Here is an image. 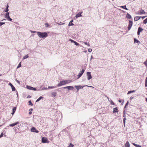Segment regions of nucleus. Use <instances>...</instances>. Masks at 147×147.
Wrapping results in <instances>:
<instances>
[{
    "label": "nucleus",
    "mask_w": 147,
    "mask_h": 147,
    "mask_svg": "<svg viewBox=\"0 0 147 147\" xmlns=\"http://www.w3.org/2000/svg\"><path fill=\"white\" fill-rule=\"evenodd\" d=\"M37 35L40 38H45L48 36L47 33L46 32H37Z\"/></svg>",
    "instance_id": "1"
},
{
    "label": "nucleus",
    "mask_w": 147,
    "mask_h": 147,
    "mask_svg": "<svg viewBox=\"0 0 147 147\" xmlns=\"http://www.w3.org/2000/svg\"><path fill=\"white\" fill-rule=\"evenodd\" d=\"M72 82L70 80H65L61 81L59 83L57 84L58 87H60L63 85H64L66 84Z\"/></svg>",
    "instance_id": "2"
},
{
    "label": "nucleus",
    "mask_w": 147,
    "mask_h": 147,
    "mask_svg": "<svg viewBox=\"0 0 147 147\" xmlns=\"http://www.w3.org/2000/svg\"><path fill=\"white\" fill-rule=\"evenodd\" d=\"M5 18L8 20L11 21L12 20V19L9 17V12H7L4 15Z\"/></svg>",
    "instance_id": "3"
},
{
    "label": "nucleus",
    "mask_w": 147,
    "mask_h": 147,
    "mask_svg": "<svg viewBox=\"0 0 147 147\" xmlns=\"http://www.w3.org/2000/svg\"><path fill=\"white\" fill-rule=\"evenodd\" d=\"M42 142L43 143H49V141L47 138L46 137H42Z\"/></svg>",
    "instance_id": "4"
},
{
    "label": "nucleus",
    "mask_w": 147,
    "mask_h": 147,
    "mask_svg": "<svg viewBox=\"0 0 147 147\" xmlns=\"http://www.w3.org/2000/svg\"><path fill=\"white\" fill-rule=\"evenodd\" d=\"M85 71V70L84 69H82L81 71L79 72L78 75H77V77L78 78H77V79H78L84 73Z\"/></svg>",
    "instance_id": "5"
},
{
    "label": "nucleus",
    "mask_w": 147,
    "mask_h": 147,
    "mask_svg": "<svg viewBox=\"0 0 147 147\" xmlns=\"http://www.w3.org/2000/svg\"><path fill=\"white\" fill-rule=\"evenodd\" d=\"M86 74L88 80H89L92 78V77L90 72H87L86 73Z\"/></svg>",
    "instance_id": "6"
},
{
    "label": "nucleus",
    "mask_w": 147,
    "mask_h": 147,
    "mask_svg": "<svg viewBox=\"0 0 147 147\" xmlns=\"http://www.w3.org/2000/svg\"><path fill=\"white\" fill-rule=\"evenodd\" d=\"M133 25V22L132 21L129 20V24L128 26V29L129 30L132 26Z\"/></svg>",
    "instance_id": "7"
},
{
    "label": "nucleus",
    "mask_w": 147,
    "mask_h": 147,
    "mask_svg": "<svg viewBox=\"0 0 147 147\" xmlns=\"http://www.w3.org/2000/svg\"><path fill=\"white\" fill-rule=\"evenodd\" d=\"M146 12H145L144 10L143 9L140 10L139 12H138L137 14L139 15H141L143 14H145Z\"/></svg>",
    "instance_id": "8"
},
{
    "label": "nucleus",
    "mask_w": 147,
    "mask_h": 147,
    "mask_svg": "<svg viewBox=\"0 0 147 147\" xmlns=\"http://www.w3.org/2000/svg\"><path fill=\"white\" fill-rule=\"evenodd\" d=\"M26 88L27 89L30 90H32L34 91L36 90V88H34L29 86H27Z\"/></svg>",
    "instance_id": "9"
},
{
    "label": "nucleus",
    "mask_w": 147,
    "mask_h": 147,
    "mask_svg": "<svg viewBox=\"0 0 147 147\" xmlns=\"http://www.w3.org/2000/svg\"><path fill=\"white\" fill-rule=\"evenodd\" d=\"M31 131L33 132H36V133H38L39 131L36 130V128L34 127H32L31 129Z\"/></svg>",
    "instance_id": "10"
},
{
    "label": "nucleus",
    "mask_w": 147,
    "mask_h": 147,
    "mask_svg": "<svg viewBox=\"0 0 147 147\" xmlns=\"http://www.w3.org/2000/svg\"><path fill=\"white\" fill-rule=\"evenodd\" d=\"M75 87L78 90V91L79 89H82L84 86H75Z\"/></svg>",
    "instance_id": "11"
},
{
    "label": "nucleus",
    "mask_w": 147,
    "mask_h": 147,
    "mask_svg": "<svg viewBox=\"0 0 147 147\" xmlns=\"http://www.w3.org/2000/svg\"><path fill=\"white\" fill-rule=\"evenodd\" d=\"M82 12H79L77 13L76 16L75 17L76 18H78V17H82V16L81 15Z\"/></svg>",
    "instance_id": "12"
},
{
    "label": "nucleus",
    "mask_w": 147,
    "mask_h": 147,
    "mask_svg": "<svg viewBox=\"0 0 147 147\" xmlns=\"http://www.w3.org/2000/svg\"><path fill=\"white\" fill-rule=\"evenodd\" d=\"M69 41H71V42L74 43V44L75 45H76V46L78 45H79V44L78 43V42H76L75 41H74V40H73L72 39H69Z\"/></svg>",
    "instance_id": "13"
},
{
    "label": "nucleus",
    "mask_w": 147,
    "mask_h": 147,
    "mask_svg": "<svg viewBox=\"0 0 147 147\" xmlns=\"http://www.w3.org/2000/svg\"><path fill=\"white\" fill-rule=\"evenodd\" d=\"M141 16H137L134 18V20L135 21H137L139 20L141 18Z\"/></svg>",
    "instance_id": "14"
},
{
    "label": "nucleus",
    "mask_w": 147,
    "mask_h": 147,
    "mask_svg": "<svg viewBox=\"0 0 147 147\" xmlns=\"http://www.w3.org/2000/svg\"><path fill=\"white\" fill-rule=\"evenodd\" d=\"M118 112V110L117 107L113 108V112L114 113L115 112L117 113Z\"/></svg>",
    "instance_id": "15"
},
{
    "label": "nucleus",
    "mask_w": 147,
    "mask_h": 147,
    "mask_svg": "<svg viewBox=\"0 0 147 147\" xmlns=\"http://www.w3.org/2000/svg\"><path fill=\"white\" fill-rule=\"evenodd\" d=\"M57 93L56 92H53L51 93V96L52 97H55L56 96Z\"/></svg>",
    "instance_id": "16"
},
{
    "label": "nucleus",
    "mask_w": 147,
    "mask_h": 147,
    "mask_svg": "<svg viewBox=\"0 0 147 147\" xmlns=\"http://www.w3.org/2000/svg\"><path fill=\"white\" fill-rule=\"evenodd\" d=\"M134 43H137L138 44H140V42L139 40H137L136 38H134Z\"/></svg>",
    "instance_id": "17"
},
{
    "label": "nucleus",
    "mask_w": 147,
    "mask_h": 147,
    "mask_svg": "<svg viewBox=\"0 0 147 147\" xmlns=\"http://www.w3.org/2000/svg\"><path fill=\"white\" fill-rule=\"evenodd\" d=\"M125 147H129L130 144L128 141L125 144Z\"/></svg>",
    "instance_id": "18"
},
{
    "label": "nucleus",
    "mask_w": 147,
    "mask_h": 147,
    "mask_svg": "<svg viewBox=\"0 0 147 147\" xmlns=\"http://www.w3.org/2000/svg\"><path fill=\"white\" fill-rule=\"evenodd\" d=\"M67 87L68 88H67V89L68 90H72L74 89V87L72 86H67Z\"/></svg>",
    "instance_id": "19"
},
{
    "label": "nucleus",
    "mask_w": 147,
    "mask_h": 147,
    "mask_svg": "<svg viewBox=\"0 0 147 147\" xmlns=\"http://www.w3.org/2000/svg\"><path fill=\"white\" fill-rule=\"evenodd\" d=\"M16 107H14L13 108V109H12L13 112H12V113H11L12 115H13L14 113L16 111Z\"/></svg>",
    "instance_id": "20"
},
{
    "label": "nucleus",
    "mask_w": 147,
    "mask_h": 147,
    "mask_svg": "<svg viewBox=\"0 0 147 147\" xmlns=\"http://www.w3.org/2000/svg\"><path fill=\"white\" fill-rule=\"evenodd\" d=\"M126 17L129 19H131V16L128 13H127L126 15Z\"/></svg>",
    "instance_id": "21"
},
{
    "label": "nucleus",
    "mask_w": 147,
    "mask_h": 147,
    "mask_svg": "<svg viewBox=\"0 0 147 147\" xmlns=\"http://www.w3.org/2000/svg\"><path fill=\"white\" fill-rule=\"evenodd\" d=\"M29 57L28 55V54L26 55L25 56H24L22 58L23 60H24L26 59L27 58H28Z\"/></svg>",
    "instance_id": "22"
},
{
    "label": "nucleus",
    "mask_w": 147,
    "mask_h": 147,
    "mask_svg": "<svg viewBox=\"0 0 147 147\" xmlns=\"http://www.w3.org/2000/svg\"><path fill=\"white\" fill-rule=\"evenodd\" d=\"M120 7L124 9L125 10H128V9L127 7H126V6L125 5L124 6H121Z\"/></svg>",
    "instance_id": "23"
},
{
    "label": "nucleus",
    "mask_w": 147,
    "mask_h": 147,
    "mask_svg": "<svg viewBox=\"0 0 147 147\" xmlns=\"http://www.w3.org/2000/svg\"><path fill=\"white\" fill-rule=\"evenodd\" d=\"M43 97L42 96H40L39 97L36 101V102H37L40 101L41 99H43Z\"/></svg>",
    "instance_id": "24"
},
{
    "label": "nucleus",
    "mask_w": 147,
    "mask_h": 147,
    "mask_svg": "<svg viewBox=\"0 0 147 147\" xmlns=\"http://www.w3.org/2000/svg\"><path fill=\"white\" fill-rule=\"evenodd\" d=\"M143 30V29L141 28L140 27H139L138 28V31L139 32H140L141 31H142Z\"/></svg>",
    "instance_id": "25"
},
{
    "label": "nucleus",
    "mask_w": 147,
    "mask_h": 147,
    "mask_svg": "<svg viewBox=\"0 0 147 147\" xmlns=\"http://www.w3.org/2000/svg\"><path fill=\"white\" fill-rule=\"evenodd\" d=\"M145 86L147 87V77L146 78L145 81Z\"/></svg>",
    "instance_id": "26"
},
{
    "label": "nucleus",
    "mask_w": 147,
    "mask_h": 147,
    "mask_svg": "<svg viewBox=\"0 0 147 147\" xmlns=\"http://www.w3.org/2000/svg\"><path fill=\"white\" fill-rule=\"evenodd\" d=\"M28 105H29L32 106L33 105V104L32 103L31 100H29L28 101Z\"/></svg>",
    "instance_id": "27"
},
{
    "label": "nucleus",
    "mask_w": 147,
    "mask_h": 147,
    "mask_svg": "<svg viewBox=\"0 0 147 147\" xmlns=\"http://www.w3.org/2000/svg\"><path fill=\"white\" fill-rule=\"evenodd\" d=\"M56 88L55 86H49L48 87V88L49 89H53L54 88Z\"/></svg>",
    "instance_id": "28"
},
{
    "label": "nucleus",
    "mask_w": 147,
    "mask_h": 147,
    "mask_svg": "<svg viewBox=\"0 0 147 147\" xmlns=\"http://www.w3.org/2000/svg\"><path fill=\"white\" fill-rule=\"evenodd\" d=\"M133 144L135 146L137 147H141V146H140L139 145H137L136 144H135V143H133Z\"/></svg>",
    "instance_id": "29"
},
{
    "label": "nucleus",
    "mask_w": 147,
    "mask_h": 147,
    "mask_svg": "<svg viewBox=\"0 0 147 147\" xmlns=\"http://www.w3.org/2000/svg\"><path fill=\"white\" fill-rule=\"evenodd\" d=\"M134 92H135V90H134L130 91L128 92L127 94H128Z\"/></svg>",
    "instance_id": "30"
},
{
    "label": "nucleus",
    "mask_w": 147,
    "mask_h": 147,
    "mask_svg": "<svg viewBox=\"0 0 147 147\" xmlns=\"http://www.w3.org/2000/svg\"><path fill=\"white\" fill-rule=\"evenodd\" d=\"M143 23L144 24H146L147 23V18L143 21Z\"/></svg>",
    "instance_id": "31"
},
{
    "label": "nucleus",
    "mask_w": 147,
    "mask_h": 147,
    "mask_svg": "<svg viewBox=\"0 0 147 147\" xmlns=\"http://www.w3.org/2000/svg\"><path fill=\"white\" fill-rule=\"evenodd\" d=\"M45 25L46 27H49V25L48 23H46Z\"/></svg>",
    "instance_id": "32"
},
{
    "label": "nucleus",
    "mask_w": 147,
    "mask_h": 147,
    "mask_svg": "<svg viewBox=\"0 0 147 147\" xmlns=\"http://www.w3.org/2000/svg\"><path fill=\"white\" fill-rule=\"evenodd\" d=\"M11 89H12V91H14L16 89H15V87L13 86L12 87H11Z\"/></svg>",
    "instance_id": "33"
},
{
    "label": "nucleus",
    "mask_w": 147,
    "mask_h": 147,
    "mask_svg": "<svg viewBox=\"0 0 147 147\" xmlns=\"http://www.w3.org/2000/svg\"><path fill=\"white\" fill-rule=\"evenodd\" d=\"M9 11V9L7 8H6V9L4 11L5 12H7Z\"/></svg>",
    "instance_id": "34"
},
{
    "label": "nucleus",
    "mask_w": 147,
    "mask_h": 147,
    "mask_svg": "<svg viewBox=\"0 0 147 147\" xmlns=\"http://www.w3.org/2000/svg\"><path fill=\"white\" fill-rule=\"evenodd\" d=\"M21 62H20L19 64H18V66H17V69L19 68L20 67H21Z\"/></svg>",
    "instance_id": "35"
},
{
    "label": "nucleus",
    "mask_w": 147,
    "mask_h": 147,
    "mask_svg": "<svg viewBox=\"0 0 147 147\" xmlns=\"http://www.w3.org/2000/svg\"><path fill=\"white\" fill-rule=\"evenodd\" d=\"M74 24L72 23L69 22L68 24V26H70L74 25Z\"/></svg>",
    "instance_id": "36"
},
{
    "label": "nucleus",
    "mask_w": 147,
    "mask_h": 147,
    "mask_svg": "<svg viewBox=\"0 0 147 147\" xmlns=\"http://www.w3.org/2000/svg\"><path fill=\"white\" fill-rule=\"evenodd\" d=\"M15 125L14 123H13L11 124H10L9 125V126H10L11 127H13Z\"/></svg>",
    "instance_id": "37"
},
{
    "label": "nucleus",
    "mask_w": 147,
    "mask_h": 147,
    "mask_svg": "<svg viewBox=\"0 0 147 147\" xmlns=\"http://www.w3.org/2000/svg\"><path fill=\"white\" fill-rule=\"evenodd\" d=\"M84 44L86 45H88V46H90V44H89V43L88 42H84Z\"/></svg>",
    "instance_id": "38"
},
{
    "label": "nucleus",
    "mask_w": 147,
    "mask_h": 147,
    "mask_svg": "<svg viewBox=\"0 0 147 147\" xmlns=\"http://www.w3.org/2000/svg\"><path fill=\"white\" fill-rule=\"evenodd\" d=\"M92 50L91 49H88V52H92Z\"/></svg>",
    "instance_id": "39"
},
{
    "label": "nucleus",
    "mask_w": 147,
    "mask_h": 147,
    "mask_svg": "<svg viewBox=\"0 0 147 147\" xmlns=\"http://www.w3.org/2000/svg\"><path fill=\"white\" fill-rule=\"evenodd\" d=\"M74 145L71 144H70L68 147H73Z\"/></svg>",
    "instance_id": "40"
},
{
    "label": "nucleus",
    "mask_w": 147,
    "mask_h": 147,
    "mask_svg": "<svg viewBox=\"0 0 147 147\" xmlns=\"http://www.w3.org/2000/svg\"><path fill=\"white\" fill-rule=\"evenodd\" d=\"M30 32L32 33H35L36 32L35 31H32V30H30Z\"/></svg>",
    "instance_id": "41"
},
{
    "label": "nucleus",
    "mask_w": 147,
    "mask_h": 147,
    "mask_svg": "<svg viewBox=\"0 0 147 147\" xmlns=\"http://www.w3.org/2000/svg\"><path fill=\"white\" fill-rule=\"evenodd\" d=\"M5 22H0V26H1L2 25L5 24Z\"/></svg>",
    "instance_id": "42"
},
{
    "label": "nucleus",
    "mask_w": 147,
    "mask_h": 147,
    "mask_svg": "<svg viewBox=\"0 0 147 147\" xmlns=\"http://www.w3.org/2000/svg\"><path fill=\"white\" fill-rule=\"evenodd\" d=\"M126 120V118H124V119H123V123H124V124H125V120Z\"/></svg>",
    "instance_id": "43"
},
{
    "label": "nucleus",
    "mask_w": 147,
    "mask_h": 147,
    "mask_svg": "<svg viewBox=\"0 0 147 147\" xmlns=\"http://www.w3.org/2000/svg\"><path fill=\"white\" fill-rule=\"evenodd\" d=\"M110 102H111V104L113 105H115L114 103L113 102V101L112 100H111Z\"/></svg>",
    "instance_id": "44"
},
{
    "label": "nucleus",
    "mask_w": 147,
    "mask_h": 147,
    "mask_svg": "<svg viewBox=\"0 0 147 147\" xmlns=\"http://www.w3.org/2000/svg\"><path fill=\"white\" fill-rule=\"evenodd\" d=\"M47 88H42V89H41V90H47Z\"/></svg>",
    "instance_id": "45"
},
{
    "label": "nucleus",
    "mask_w": 147,
    "mask_h": 147,
    "mask_svg": "<svg viewBox=\"0 0 147 147\" xmlns=\"http://www.w3.org/2000/svg\"><path fill=\"white\" fill-rule=\"evenodd\" d=\"M144 64L146 66H147V61H146L144 62Z\"/></svg>",
    "instance_id": "46"
},
{
    "label": "nucleus",
    "mask_w": 147,
    "mask_h": 147,
    "mask_svg": "<svg viewBox=\"0 0 147 147\" xmlns=\"http://www.w3.org/2000/svg\"><path fill=\"white\" fill-rule=\"evenodd\" d=\"M58 24L59 26H60L64 24H65V23H63L62 24L58 23Z\"/></svg>",
    "instance_id": "47"
},
{
    "label": "nucleus",
    "mask_w": 147,
    "mask_h": 147,
    "mask_svg": "<svg viewBox=\"0 0 147 147\" xmlns=\"http://www.w3.org/2000/svg\"><path fill=\"white\" fill-rule=\"evenodd\" d=\"M3 133H2L0 135V138L3 137Z\"/></svg>",
    "instance_id": "48"
},
{
    "label": "nucleus",
    "mask_w": 147,
    "mask_h": 147,
    "mask_svg": "<svg viewBox=\"0 0 147 147\" xmlns=\"http://www.w3.org/2000/svg\"><path fill=\"white\" fill-rule=\"evenodd\" d=\"M84 86H87V87H92V88H94V87L92 86H88V85H84Z\"/></svg>",
    "instance_id": "49"
},
{
    "label": "nucleus",
    "mask_w": 147,
    "mask_h": 147,
    "mask_svg": "<svg viewBox=\"0 0 147 147\" xmlns=\"http://www.w3.org/2000/svg\"><path fill=\"white\" fill-rule=\"evenodd\" d=\"M9 85L11 87H12L13 86V85L11 83H9Z\"/></svg>",
    "instance_id": "50"
},
{
    "label": "nucleus",
    "mask_w": 147,
    "mask_h": 147,
    "mask_svg": "<svg viewBox=\"0 0 147 147\" xmlns=\"http://www.w3.org/2000/svg\"><path fill=\"white\" fill-rule=\"evenodd\" d=\"M16 82L18 83V84H20V82H19L18 80H16Z\"/></svg>",
    "instance_id": "51"
},
{
    "label": "nucleus",
    "mask_w": 147,
    "mask_h": 147,
    "mask_svg": "<svg viewBox=\"0 0 147 147\" xmlns=\"http://www.w3.org/2000/svg\"><path fill=\"white\" fill-rule=\"evenodd\" d=\"M19 123V122H18V121H17V122H16L15 123H14V124H15V125H16L17 124H18Z\"/></svg>",
    "instance_id": "52"
},
{
    "label": "nucleus",
    "mask_w": 147,
    "mask_h": 147,
    "mask_svg": "<svg viewBox=\"0 0 147 147\" xmlns=\"http://www.w3.org/2000/svg\"><path fill=\"white\" fill-rule=\"evenodd\" d=\"M146 17H147V16H142V17H141V18H142V19H144V18H145Z\"/></svg>",
    "instance_id": "53"
},
{
    "label": "nucleus",
    "mask_w": 147,
    "mask_h": 147,
    "mask_svg": "<svg viewBox=\"0 0 147 147\" xmlns=\"http://www.w3.org/2000/svg\"><path fill=\"white\" fill-rule=\"evenodd\" d=\"M6 8H8V7H9V5H8V4L7 3V5L6 6Z\"/></svg>",
    "instance_id": "54"
},
{
    "label": "nucleus",
    "mask_w": 147,
    "mask_h": 147,
    "mask_svg": "<svg viewBox=\"0 0 147 147\" xmlns=\"http://www.w3.org/2000/svg\"><path fill=\"white\" fill-rule=\"evenodd\" d=\"M128 101H127V103L125 105V108L126 107L127 105L128 104Z\"/></svg>",
    "instance_id": "55"
},
{
    "label": "nucleus",
    "mask_w": 147,
    "mask_h": 147,
    "mask_svg": "<svg viewBox=\"0 0 147 147\" xmlns=\"http://www.w3.org/2000/svg\"><path fill=\"white\" fill-rule=\"evenodd\" d=\"M118 101H119V102H121L122 101L120 99Z\"/></svg>",
    "instance_id": "56"
},
{
    "label": "nucleus",
    "mask_w": 147,
    "mask_h": 147,
    "mask_svg": "<svg viewBox=\"0 0 147 147\" xmlns=\"http://www.w3.org/2000/svg\"><path fill=\"white\" fill-rule=\"evenodd\" d=\"M68 88V87H67V86H66V87H64L63 88L64 89H66V88Z\"/></svg>",
    "instance_id": "57"
},
{
    "label": "nucleus",
    "mask_w": 147,
    "mask_h": 147,
    "mask_svg": "<svg viewBox=\"0 0 147 147\" xmlns=\"http://www.w3.org/2000/svg\"><path fill=\"white\" fill-rule=\"evenodd\" d=\"M32 113V112L31 111H30L29 113V114L30 115H31Z\"/></svg>",
    "instance_id": "58"
},
{
    "label": "nucleus",
    "mask_w": 147,
    "mask_h": 147,
    "mask_svg": "<svg viewBox=\"0 0 147 147\" xmlns=\"http://www.w3.org/2000/svg\"><path fill=\"white\" fill-rule=\"evenodd\" d=\"M140 32H139L138 31L137 34L138 35H139L140 34Z\"/></svg>",
    "instance_id": "59"
},
{
    "label": "nucleus",
    "mask_w": 147,
    "mask_h": 147,
    "mask_svg": "<svg viewBox=\"0 0 147 147\" xmlns=\"http://www.w3.org/2000/svg\"><path fill=\"white\" fill-rule=\"evenodd\" d=\"M107 99H108V100H109V101L110 102V100H109V98L108 97H107Z\"/></svg>",
    "instance_id": "60"
},
{
    "label": "nucleus",
    "mask_w": 147,
    "mask_h": 147,
    "mask_svg": "<svg viewBox=\"0 0 147 147\" xmlns=\"http://www.w3.org/2000/svg\"><path fill=\"white\" fill-rule=\"evenodd\" d=\"M31 97L30 96H28L27 97V98H30Z\"/></svg>",
    "instance_id": "61"
},
{
    "label": "nucleus",
    "mask_w": 147,
    "mask_h": 147,
    "mask_svg": "<svg viewBox=\"0 0 147 147\" xmlns=\"http://www.w3.org/2000/svg\"><path fill=\"white\" fill-rule=\"evenodd\" d=\"M73 22V20H71L70 21V22H71V23H72V22Z\"/></svg>",
    "instance_id": "62"
},
{
    "label": "nucleus",
    "mask_w": 147,
    "mask_h": 147,
    "mask_svg": "<svg viewBox=\"0 0 147 147\" xmlns=\"http://www.w3.org/2000/svg\"><path fill=\"white\" fill-rule=\"evenodd\" d=\"M133 98V97H131L130 98V99L131 100V99H132Z\"/></svg>",
    "instance_id": "63"
},
{
    "label": "nucleus",
    "mask_w": 147,
    "mask_h": 147,
    "mask_svg": "<svg viewBox=\"0 0 147 147\" xmlns=\"http://www.w3.org/2000/svg\"><path fill=\"white\" fill-rule=\"evenodd\" d=\"M93 58L92 56H91V59H92Z\"/></svg>",
    "instance_id": "64"
}]
</instances>
